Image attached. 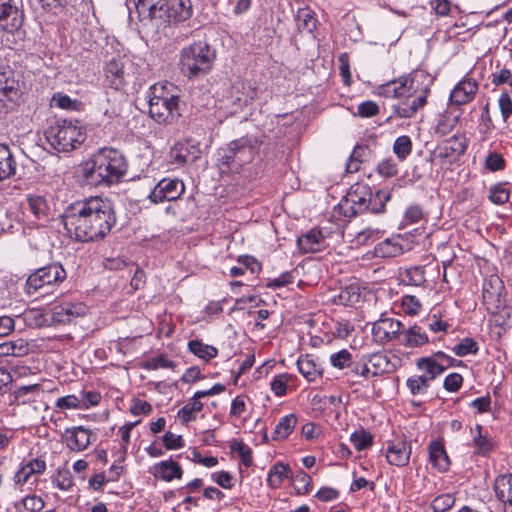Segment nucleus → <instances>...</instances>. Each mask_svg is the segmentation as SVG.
<instances>
[{"instance_id": "f257e3e1", "label": "nucleus", "mask_w": 512, "mask_h": 512, "mask_svg": "<svg viewBox=\"0 0 512 512\" xmlns=\"http://www.w3.org/2000/svg\"><path fill=\"white\" fill-rule=\"evenodd\" d=\"M62 223L71 237L80 242L101 240L116 223L110 201L91 197L70 204L62 214Z\"/></svg>"}, {"instance_id": "f03ea898", "label": "nucleus", "mask_w": 512, "mask_h": 512, "mask_svg": "<svg viewBox=\"0 0 512 512\" xmlns=\"http://www.w3.org/2000/svg\"><path fill=\"white\" fill-rule=\"evenodd\" d=\"M126 171L123 156L116 150H103L83 168L85 181L90 185L111 184L118 181Z\"/></svg>"}, {"instance_id": "7ed1b4c3", "label": "nucleus", "mask_w": 512, "mask_h": 512, "mask_svg": "<svg viewBox=\"0 0 512 512\" xmlns=\"http://www.w3.org/2000/svg\"><path fill=\"white\" fill-rule=\"evenodd\" d=\"M389 199V192L377 191L373 194L369 186L355 184L351 186L339 206L347 217H352L365 211L377 214L384 211L385 204Z\"/></svg>"}, {"instance_id": "20e7f679", "label": "nucleus", "mask_w": 512, "mask_h": 512, "mask_svg": "<svg viewBox=\"0 0 512 512\" xmlns=\"http://www.w3.org/2000/svg\"><path fill=\"white\" fill-rule=\"evenodd\" d=\"M216 50L207 41H196L180 52L179 67L189 80L207 75L215 62Z\"/></svg>"}, {"instance_id": "39448f33", "label": "nucleus", "mask_w": 512, "mask_h": 512, "mask_svg": "<svg viewBox=\"0 0 512 512\" xmlns=\"http://www.w3.org/2000/svg\"><path fill=\"white\" fill-rule=\"evenodd\" d=\"M262 141L256 136L246 135L231 141L219 150V165L224 171H238L252 161Z\"/></svg>"}, {"instance_id": "423d86ee", "label": "nucleus", "mask_w": 512, "mask_h": 512, "mask_svg": "<svg viewBox=\"0 0 512 512\" xmlns=\"http://www.w3.org/2000/svg\"><path fill=\"white\" fill-rule=\"evenodd\" d=\"M45 137L56 151L70 152L84 142L86 134L78 121L58 120L46 130Z\"/></svg>"}, {"instance_id": "0eeeda50", "label": "nucleus", "mask_w": 512, "mask_h": 512, "mask_svg": "<svg viewBox=\"0 0 512 512\" xmlns=\"http://www.w3.org/2000/svg\"><path fill=\"white\" fill-rule=\"evenodd\" d=\"M67 277L63 266L59 263H52L41 267L31 273L26 280V293L31 295L37 292H49L55 286L62 283Z\"/></svg>"}, {"instance_id": "6e6552de", "label": "nucleus", "mask_w": 512, "mask_h": 512, "mask_svg": "<svg viewBox=\"0 0 512 512\" xmlns=\"http://www.w3.org/2000/svg\"><path fill=\"white\" fill-rule=\"evenodd\" d=\"M87 307L82 302L63 301L50 310L51 324L65 325L86 314Z\"/></svg>"}, {"instance_id": "1a4fd4ad", "label": "nucleus", "mask_w": 512, "mask_h": 512, "mask_svg": "<svg viewBox=\"0 0 512 512\" xmlns=\"http://www.w3.org/2000/svg\"><path fill=\"white\" fill-rule=\"evenodd\" d=\"M504 285L497 275H490L483 283V303L487 311L491 314H497L503 305L502 291Z\"/></svg>"}, {"instance_id": "9d476101", "label": "nucleus", "mask_w": 512, "mask_h": 512, "mask_svg": "<svg viewBox=\"0 0 512 512\" xmlns=\"http://www.w3.org/2000/svg\"><path fill=\"white\" fill-rule=\"evenodd\" d=\"M149 114L159 124L174 122L179 116V97L161 101H149Z\"/></svg>"}, {"instance_id": "9b49d317", "label": "nucleus", "mask_w": 512, "mask_h": 512, "mask_svg": "<svg viewBox=\"0 0 512 512\" xmlns=\"http://www.w3.org/2000/svg\"><path fill=\"white\" fill-rule=\"evenodd\" d=\"M185 191L184 183L179 179L164 178L160 180L149 194L153 203L177 200Z\"/></svg>"}, {"instance_id": "f8f14e48", "label": "nucleus", "mask_w": 512, "mask_h": 512, "mask_svg": "<svg viewBox=\"0 0 512 512\" xmlns=\"http://www.w3.org/2000/svg\"><path fill=\"white\" fill-rule=\"evenodd\" d=\"M24 21L23 11L13 0H0V28L6 32L18 31Z\"/></svg>"}, {"instance_id": "ddd939ff", "label": "nucleus", "mask_w": 512, "mask_h": 512, "mask_svg": "<svg viewBox=\"0 0 512 512\" xmlns=\"http://www.w3.org/2000/svg\"><path fill=\"white\" fill-rule=\"evenodd\" d=\"M199 143L193 139L177 142L170 150L171 161L178 165H188L200 158Z\"/></svg>"}, {"instance_id": "4468645a", "label": "nucleus", "mask_w": 512, "mask_h": 512, "mask_svg": "<svg viewBox=\"0 0 512 512\" xmlns=\"http://www.w3.org/2000/svg\"><path fill=\"white\" fill-rule=\"evenodd\" d=\"M403 324L393 318H380L372 327V335L377 343L385 344L401 336Z\"/></svg>"}, {"instance_id": "2eb2a0df", "label": "nucleus", "mask_w": 512, "mask_h": 512, "mask_svg": "<svg viewBox=\"0 0 512 512\" xmlns=\"http://www.w3.org/2000/svg\"><path fill=\"white\" fill-rule=\"evenodd\" d=\"M46 470V462L39 458H34L26 463H21L13 476L14 487L23 491V486L34 475H41Z\"/></svg>"}, {"instance_id": "dca6fc26", "label": "nucleus", "mask_w": 512, "mask_h": 512, "mask_svg": "<svg viewBox=\"0 0 512 512\" xmlns=\"http://www.w3.org/2000/svg\"><path fill=\"white\" fill-rule=\"evenodd\" d=\"M0 97L16 103L21 97L19 81L9 67L0 68Z\"/></svg>"}, {"instance_id": "f3484780", "label": "nucleus", "mask_w": 512, "mask_h": 512, "mask_svg": "<svg viewBox=\"0 0 512 512\" xmlns=\"http://www.w3.org/2000/svg\"><path fill=\"white\" fill-rule=\"evenodd\" d=\"M91 430L83 426L67 428L63 434L66 446L71 451H84L91 443Z\"/></svg>"}, {"instance_id": "a211bd4d", "label": "nucleus", "mask_w": 512, "mask_h": 512, "mask_svg": "<svg viewBox=\"0 0 512 512\" xmlns=\"http://www.w3.org/2000/svg\"><path fill=\"white\" fill-rule=\"evenodd\" d=\"M468 146V141L463 135H455L445 141L444 145L440 148L437 157L441 160L454 162L462 156Z\"/></svg>"}, {"instance_id": "6ab92c4d", "label": "nucleus", "mask_w": 512, "mask_h": 512, "mask_svg": "<svg viewBox=\"0 0 512 512\" xmlns=\"http://www.w3.org/2000/svg\"><path fill=\"white\" fill-rule=\"evenodd\" d=\"M427 103V96L423 94L411 93L399 104L394 105V111L399 118H411L417 111L423 108Z\"/></svg>"}, {"instance_id": "aec40b11", "label": "nucleus", "mask_w": 512, "mask_h": 512, "mask_svg": "<svg viewBox=\"0 0 512 512\" xmlns=\"http://www.w3.org/2000/svg\"><path fill=\"white\" fill-rule=\"evenodd\" d=\"M478 89L477 82L472 78H464L452 90L450 101L456 105H464L470 102Z\"/></svg>"}, {"instance_id": "412c9836", "label": "nucleus", "mask_w": 512, "mask_h": 512, "mask_svg": "<svg viewBox=\"0 0 512 512\" xmlns=\"http://www.w3.org/2000/svg\"><path fill=\"white\" fill-rule=\"evenodd\" d=\"M140 20L163 17L165 0H133Z\"/></svg>"}, {"instance_id": "4be33fe9", "label": "nucleus", "mask_w": 512, "mask_h": 512, "mask_svg": "<svg viewBox=\"0 0 512 512\" xmlns=\"http://www.w3.org/2000/svg\"><path fill=\"white\" fill-rule=\"evenodd\" d=\"M410 93L423 94L427 96L433 84V77L424 70H415L408 76H404Z\"/></svg>"}, {"instance_id": "5701e85b", "label": "nucleus", "mask_w": 512, "mask_h": 512, "mask_svg": "<svg viewBox=\"0 0 512 512\" xmlns=\"http://www.w3.org/2000/svg\"><path fill=\"white\" fill-rule=\"evenodd\" d=\"M410 454V444L406 441L400 440L389 445L386 458L391 465L402 467L408 464Z\"/></svg>"}, {"instance_id": "b1692460", "label": "nucleus", "mask_w": 512, "mask_h": 512, "mask_svg": "<svg viewBox=\"0 0 512 512\" xmlns=\"http://www.w3.org/2000/svg\"><path fill=\"white\" fill-rule=\"evenodd\" d=\"M297 245L302 253H316L325 246V238L320 230L312 229L297 239Z\"/></svg>"}, {"instance_id": "393cba45", "label": "nucleus", "mask_w": 512, "mask_h": 512, "mask_svg": "<svg viewBox=\"0 0 512 512\" xmlns=\"http://www.w3.org/2000/svg\"><path fill=\"white\" fill-rule=\"evenodd\" d=\"M494 491L497 498L504 504V512H512V474L498 476Z\"/></svg>"}, {"instance_id": "a878e982", "label": "nucleus", "mask_w": 512, "mask_h": 512, "mask_svg": "<svg viewBox=\"0 0 512 512\" xmlns=\"http://www.w3.org/2000/svg\"><path fill=\"white\" fill-rule=\"evenodd\" d=\"M124 64L120 58H113L107 62L104 68V75L106 81L111 87L118 90L124 83Z\"/></svg>"}, {"instance_id": "bb28decb", "label": "nucleus", "mask_w": 512, "mask_h": 512, "mask_svg": "<svg viewBox=\"0 0 512 512\" xmlns=\"http://www.w3.org/2000/svg\"><path fill=\"white\" fill-rule=\"evenodd\" d=\"M379 90L380 94L386 98H395L401 101L411 95L407 80L404 76L383 84L379 87Z\"/></svg>"}, {"instance_id": "cd10ccee", "label": "nucleus", "mask_w": 512, "mask_h": 512, "mask_svg": "<svg viewBox=\"0 0 512 512\" xmlns=\"http://www.w3.org/2000/svg\"><path fill=\"white\" fill-rule=\"evenodd\" d=\"M429 461L441 472L449 469L450 460L441 441H433L429 445Z\"/></svg>"}, {"instance_id": "c85d7f7f", "label": "nucleus", "mask_w": 512, "mask_h": 512, "mask_svg": "<svg viewBox=\"0 0 512 512\" xmlns=\"http://www.w3.org/2000/svg\"><path fill=\"white\" fill-rule=\"evenodd\" d=\"M297 367L302 376L309 382L322 377V368L310 355L300 357L297 361Z\"/></svg>"}, {"instance_id": "c756f323", "label": "nucleus", "mask_w": 512, "mask_h": 512, "mask_svg": "<svg viewBox=\"0 0 512 512\" xmlns=\"http://www.w3.org/2000/svg\"><path fill=\"white\" fill-rule=\"evenodd\" d=\"M166 11L169 19L174 22L186 21L192 16L191 0H171Z\"/></svg>"}, {"instance_id": "7c9ffc66", "label": "nucleus", "mask_w": 512, "mask_h": 512, "mask_svg": "<svg viewBox=\"0 0 512 512\" xmlns=\"http://www.w3.org/2000/svg\"><path fill=\"white\" fill-rule=\"evenodd\" d=\"M291 469L289 465L283 462L275 463L268 472L267 485L271 489H277L281 486L284 479L291 477Z\"/></svg>"}, {"instance_id": "2f4dec72", "label": "nucleus", "mask_w": 512, "mask_h": 512, "mask_svg": "<svg viewBox=\"0 0 512 512\" xmlns=\"http://www.w3.org/2000/svg\"><path fill=\"white\" fill-rule=\"evenodd\" d=\"M429 342L427 334L420 326L414 325L403 334L402 344L408 348L420 347Z\"/></svg>"}, {"instance_id": "473e14b6", "label": "nucleus", "mask_w": 512, "mask_h": 512, "mask_svg": "<svg viewBox=\"0 0 512 512\" xmlns=\"http://www.w3.org/2000/svg\"><path fill=\"white\" fill-rule=\"evenodd\" d=\"M29 209L38 220L48 221L50 208L43 196L29 195L27 197Z\"/></svg>"}, {"instance_id": "72a5a7b5", "label": "nucleus", "mask_w": 512, "mask_h": 512, "mask_svg": "<svg viewBox=\"0 0 512 512\" xmlns=\"http://www.w3.org/2000/svg\"><path fill=\"white\" fill-rule=\"evenodd\" d=\"M416 366L419 370L424 372L423 376L430 382L445 371V367L431 357L419 358Z\"/></svg>"}, {"instance_id": "f704fd0d", "label": "nucleus", "mask_w": 512, "mask_h": 512, "mask_svg": "<svg viewBox=\"0 0 512 512\" xmlns=\"http://www.w3.org/2000/svg\"><path fill=\"white\" fill-rule=\"evenodd\" d=\"M366 363L372 373V377L388 373L391 370V363L388 357L382 353L370 355Z\"/></svg>"}, {"instance_id": "c9c22d12", "label": "nucleus", "mask_w": 512, "mask_h": 512, "mask_svg": "<svg viewBox=\"0 0 512 512\" xmlns=\"http://www.w3.org/2000/svg\"><path fill=\"white\" fill-rule=\"evenodd\" d=\"M155 474L165 481H172L173 479L181 478L182 469L177 462L172 460L162 461L155 466Z\"/></svg>"}, {"instance_id": "e433bc0d", "label": "nucleus", "mask_w": 512, "mask_h": 512, "mask_svg": "<svg viewBox=\"0 0 512 512\" xmlns=\"http://www.w3.org/2000/svg\"><path fill=\"white\" fill-rule=\"evenodd\" d=\"M174 87L171 83H156L149 88L148 91V102L149 101H161L166 98H178V95L174 93Z\"/></svg>"}, {"instance_id": "4c0bfd02", "label": "nucleus", "mask_w": 512, "mask_h": 512, "mask_svg": "<svg viewBox=\"0 0 512 512\" xmlns=\"http://www.w3.org/2000/svg\"><path fill=\"white\" fill-rule=\"evenodd\" d=\"M371 151L368 146L365 145H357L349 158V161L346 165V171L348 173H355L360 169V164L368 159Z\"/></svg>"}, {"instance_id": "58836bf2", "label": "nucleus", "mask_w": 512, "mask_h": 512, "mask_svg": "<svg viewBox=\"0 0 512 512\" xmlns=\"http://www.w3.org/2000/svg\"><path fill=\"white\" fill-rule=\"evenodd\" d=\"M188 350L198 358L209 361L218 355V349L212 345L204 344L199 340L188 342Z\"/></svg>"}, {"instance_id": "ea45409f", "label": "nucleus", "mask_w": 512, "mask_h": 512, "mask_svg": "<svg viewBox=\"0 0 512 512\" xmlns=\"http://www.w3.org/2000/svg\"><path fill=\"white\" fill-rule=\"evenodd\" d=\"M41 385L38 383L22 385L14 391L15 401L21 404L34 402L40 395Z\"/></svg>"}, {"instance_id": "a19ab883", "label": "nucleus", "mask_w": 512, "mask_h": 512, "mask_svg": "<svg viewBox=\"0 0 512 512\" xmlns=\"http://www.w3.org/2000/svg\"><path fill=\"white\" fill-rule=\"evenodd\" d=\"M15 171V162L9 148L5 145H0V181L14 175Z\"/></svg>"}, {"instance_id": "79ce46f5", "label": "nucleus", "mask_w": 512, "mask_h": 512, "mask_svg": "<svg viewBox=\"0 0 512 512\" xmlns=\"http://www.w3.org/2000/svg\"><path fill=\"white\" fill-rule=\"evenodd\" d=\"M402 251L403 249L401 244L392 239H385L384 241L379 242L374 248L375 255L382 258L396 257L400 255Z\"/></svg>"}, {"instance_id": "37998d69", "label": "nucleus", "mask_w": 512, "mask_h": 512, "mask_svg": "<svg viewBox=\"0 0 512 512\" xmlns=\"http://www.w3.org/2000/svg\"><path fill=\"white\" fill-rule=\"evenodd\" d=\"M297 423V417L294 414H289L282 417L275 427L273 432L274 440L286 439L293 431Z\"/></svg>"}, {"instance_id": "c03bdc74", "label": "nucleus", "mask_w": 512, "mask_h": 512, "mask_svg": "<svg viewBox=\"0 0 512 512\" xmlns=\"http://www.w3.org/2000/svg\"><path fill=\"white\" fill-rule=\"evenodd\" d=\"M472 441L479 454H486L493 450L492 439L487 433H483V427L480 424L475 426V434Z\"/></svg>"}, {"instance_id": "a18cd8bd", "label": "nucleus", "mask_w": 512, "mask_h": 512, "mask_svg": "<svg viewBox=\"0 0 512 512\" xmlns=\"http://www.w3.org/2000/svg\"><path fill=\"white\" fill-rule=\"evenodd\" d=\"M203 396H197V392L194 394L192 399L186 403L178 412L179 418L183 423H188L195 419L194 413L199 412L203 408V404L200 399Z\"/></svg>"}, {"instance_id": "49530a36", "label": "nucleus", "mask_w": 512, "mask_h": 512, "mask_svg": "<svg viewBox=\"0 0 512 512\" xmlns=\"http://www.w3.org/2000/svg\"><path fill=\"white\" fill-rule=\"evenodd\" d=\"M297 27L300 31L312 33L316 28L314 13L309 8H300L296 14Z\"/></svg>"}, {"instance_id": "de8ad7c7", "label": "nucleus", "mask_w": 512, "mask_h": 512, "mask_svg": "<svg viewBox=\"0 0 512 512\" xmlns=\"http://www.w3.org/2000/svg\"><path fill=\"white\" fill-rule=\"evenodd\" d=\"M403 282L413 286H422L426 282L424 268L411 266L400 273Z\"/></svg>"}, {"instance_id": "09e8293b", "label": "nucleus", "mask_w": 512, "mask_h": 512, "mask_svg": "<svg viewBox=\"0 0 512 512\" xmlns=\"http://www.w3.org/2000/svg\"><path fill=\"white\" fill-rule=\"evenodd\" d=\"M292 486L298 495H306L312 489V479L303 470L291 474Z\"/></svg>"}, {"instance_id": "8fccbe9b", "label": "nucleus", "mask_w": 512, "mask_h": 512, "mask_svg": "<svg viewBox=\"0 0 512 512\" xmlns=\"http://www.w3.org/2000/svg\"><path fill=\"white\" fill-rule=\"evenodd\" d=\"M479 346L475 340L469 337L463 338L457 345L452 348L453 353L459 357H465L469 354H477Z\"/></svg>"}, {"instance_id": "3c124183", "label": "nucleus", "mask_w": 512, "mask_h": 512, "mask_svg": "<svg viewBox=\"0 0 512 512\" xmlns=\"http://www.w3.org/2000/svg\"><path fill=\"white\" fill-rule=\"evenodd\" d=\"M393 150L401 161L405 160L412 150L411 139L406 135L399 136L394 142Z\"/></svg>"}, {"instance_id": "603ef678", "label": "nucleus", "mask_w": 512, "mask_h": 512, "mask_svg": "<svg viewBox=\"0 0 512 512\" xmlns=\"http://www.w3.org/2000/svg\"><path fill=\"white\" fill-rule=\"evenodd\" d=\"M407 387L413 395L424 394L430 386V381L423 375L412 376L407 379Z\"/></svg>"}, {"instance_id": "864d4df0", "label": "nucleus", "mask_w": 512, "mask_h": 512, "mask_svg": "<svg viewBox=\"0 0 512 512\" xmlns=\"http://www.w3.org/2000/svg\"><path fill=\"white\" fill-rule=\"evenodd\" d=\"M350 439L357 450L367 449L373 442L372 435L365 430L355 431Z\"/></svg>"}, {"instance_id": "5fc2aeb1", "label": "nucleus", "mask_w": 512, "mask_h": 512, "mask_svg": "<svg viewBox=\"0 0 512 512\" xmlns=\"http://www.w3.org/2000/svg\"><path fill=\"white\" fill-rule=\"evenodd\" d=\"M330 362L333 367L344 369L350 366L352 362V355L348 350L343 349L337 353L332 354L330 356Z\"/></svg>"}, {"instance_id": "6e6d98bb", "label": "nucleus", "mask_w": 512, "mask_h": 512, "mask_svg": "<svg viewBox=\"0 0 512 512\" xmlns=\"http://www.w3.org/2000/svg\"><path fill=\"white\" fill-rule=\"evenodd\" d=\"M290 380L291 376L287 373L275 376L270 383L271 390L275 393L276 396L285 395L286 387Z\"/></svg>"}, {"instance_id": "4d7b16f0", "label": "nucleus", "mask_w": 512, "mask_h": 512, "mask_svg": "<svg viewBox=\"0 0 512 512\" xmlns=\"http://www.w3.org/2000/svg\"><path fill=\"white\" fill-rule=\"evenodd\" d=\"M455 499L450 494H442L432 501L434 512H447L454 505Z\"/></svg>"}, {"instance_id": "13d9d810", "label": "nucleus", "mask_w": 512, "mask_h": 512, "mask_svg": "<svg viewBox=\"0 0 512 512\" xmlns=\"http://www.w3.org/2000/svg\"><path fill=\"white\" fill-rule=\"evenodd\" d=\"M53 483L60 490H69L73 485L72 475L69 470H58L53 478Z\"/></svg>"}, {"instance_id": "bf43d9fd", "label": "nucleus", "mask_w": 512, "mask_h": 512, "mask_svg": "<svg viewBox=\"0 0 512 512\" xmlns=\"http://www.w3.org/2000/svg\"><path fill=\"white\" fill-rule=\"evenodd\" d=\"M231 449H232V451L237 452L239 454V456L242 459L243 464L246 467H250L252 465V462H253L252 451L246 444H244L242 442H234L231 445Z\"/></svg>"}, {"instance_id": "052dcab7", "label": "nucleus", "mask_w": 512, "mask_h": 512, "mask_svg": "<svg viewBox=\"0 0 512 512\" xmlns=\"http://www.w3.org/2000/svg\"><path fill=\"white\" fill-rule=\"evenodd\" d=\"M490 200L497 204L502 205L506 203L509 199V191L502 185H495L490 189Z\"/></svg>"}, {"instance_id": "680f3d73", "label": "nucleus", "mask_w": 512, "mask_h": 512, "mask_svg": "<svg viewBox=\"0 0 512 512\" xmlns=\"http://www.w3.org/2000/svg\"><path fill=\"white\" fill-rule=\"evenodd\" d=\"M377 172L379 175L390 178L397 174L398 169L396 163L391 159H383L377 165Z\"/></svg>"}, {"instance_id": "e2e57ef3", "label": "nucleus", "mask_w": 512, "mask_h": 512, "mask_svg": "<svg viewBox=\"0 0 512 512\" xmlns=\"http://www.w3.org/2000/svg\"><path fill=\"white\" fill-rule=\"evenodd\" d=\"M485 167L492 172L502 170L505 167V160L499 153H489L485 160Z\"/></svg>"}, {"instance_id": "0e129e2a", "label": "nucleus", "mask_w": 512, "mask_h": 512, "mask_svg": "<svg viewBox=\"0 0 512 512\" xmlns=\"http://www.w3.org/2000/svg\"><path fill=\"white\" fill-rule=\"evenodd\" d=\"M463 383V377L459 373L448 374L443 382V387L448 392H457Z\"/></svg>"}, {"instance_id": "69168bd1", "label": "nucleus", "mask_w": 512, "mask_h": 512, "mask_svg": "<svg viewBox=\"0 0 512 512\" xmlns=\"http://www.w3.org/2000/svg\"><path fill=\"white\" fill-rule=\"evenodd\" d=\"M144 367L148 370H157L159 368H171L173 369L175 367V364L173 361L167 359L163 355H159L155 358L150 359L147 361L144 365Z\"/></svg>"}, {"instance_id": "338daca9", "label": "nucleus", "mask_w": 512, "mask_h": 512, "mask_svg": "<svg viewBox=\"0 0 512 512\" xmlns=\"http://www.w3.org/2000/svg\"><path fill=\"white\" fill-rule=\"evenodd\" d=\"M24 508L29 512H39L44 507V501L40 496L28 495L22 499Z\"/></svg>"}, {"instance_id": "774afa93", "label": "nucleus", "mask_w": 512, "mask_h": 512, "mask_svg": "<svg viewBox=\"0 0 512 512\" xmlns=\"http://www.w3.org/2000/svg\"><path fill=\"white\" fill-rule=\"evenodd\" d=\"M358 299L359 294L356 293L353 288H346L341 290V292L338 295V300L336 302L340 305L348 306L357 302Z\"/></svg>"}]
</instances>
